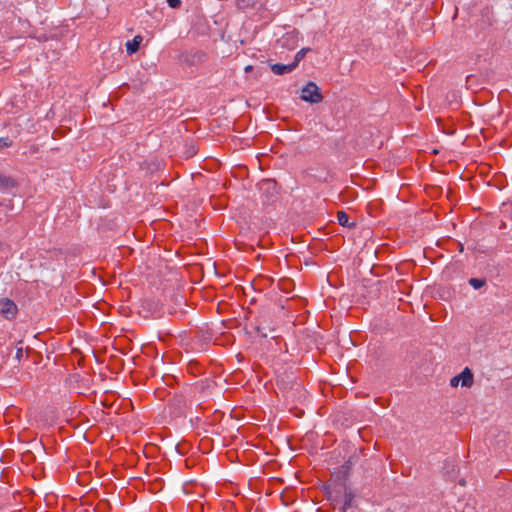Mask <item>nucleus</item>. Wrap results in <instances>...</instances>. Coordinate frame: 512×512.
<instances>
[{"mask_svg": "<svg viewBox=\"0 0 512 512\" xmlns=\"http://www.w3.org/2000/svg\"><path fill=\"white\" fill-rule=\"evenodd\" d=\"M12 142L9 138H0V149L11 146Z\"/></svg>", "mask_w": 512, "mask_h": 512, "instance_id": "obj_15", "label": "nucleus"}, {"mask_svg": "<svg viewBox=\"0 0 512 512\" xmlns=\"http://www.w3.org/2000/svg\"><path fill=\"white\" fill-rule=\"evenodd\" d=\"M460 485L464 486L465 485V480H460Z\"/></svg>", "mask_w": 512, "mask_h": 512, "instance_id": "obj_23", "label": "nucleus"}, {"mask_svg": "<svg viewBox=\"0 0 512 512\" xmlns=\"http://www.w3.org/2000/svg\"><path fill=\"white\" fill-rule=\"evenodd\" d=\"M299 41V32L295 29L286 32L281 38L277 40V44L281 48L293 50L297 47Z\"/></svg>", "mask_w": 512, "mask_h": 512, "instance_id": "obj_4", "label": "nucleus"}, {"mask_svg": "<svg viewBox=\"0 0 512 512\" xmlns=\"http://www.w3.org/2000/svg\"><path fill=\"white\" fill-rule=\"evenodd\" d=\"M261 0H237V6L239 9L246 10L254 8Z\"/></svg>", "mask_w": 512, "mask_h": 512, "instance_id": "obj_11", "label": "nucleus"}, {"mask_svg": "<svg viewBox=\"0 0 512 512\" xmlns=\"http://www.w3.org/2000/svg\"><path fill=\"white\" fill-rule=\"evenodd\" d=\"M288 282H291V279L284 280L283 285H287Z\"/></svg>", "mask_w": 512, "mask_h": 512, "instance_id": "obj_22", "label": "nucleus"}, {"mask_svg": "<svg viewBox=\"0 0 512 512\" xmlns=\"http://www.w3.org/2000/svg\"><path fill=\"white\" fill-rule=\"evenodd\" d=\"M142 41L143 38L140 35H136L132 40L127 41L125 44L127 54L132 55L136 53L139 50Z\"/></svg>", "mask_w": 512, "mask_h": 512, "instance_id": "obj_6", "label": "nucleus"}, {"mask_svg": "<svg viewBox=\"0 0 512 512\" xmlns=\"http://www.w3.org/2000/svg\"><path fill=\"white\" fill-rule=\"evenodd\" d=\"M438 293H439V297L443 298V295L440 293V292H449V290H440V289H437L436 290Z\"/></svg>", "mask_w": 512, "mask_h": 512, "instance_id": "obj_19", "label": "nucleus"}, {"mask_svg": "<svg viewBox=\"0 0 512 512\" xmlns=\"http://www.w3.org/2000/svg\"><path fill=\"white\" fill-rule=\"evenodd\" d=\"M337 220L341 226L349 227V228L355 227V223L349 221V216L344 211L337 212Z\"/></svg>", "mask_w": 512, "mask_h": 512, "instance_id": "obj_8", "label": "nucleus"}, {"mask_svg": "<svg viewBox=\"0 0 512 512\" xmlns=\"http://www.w3.org/2000/svg\"><path fill=\"white\" fill-rule=\"evenodd\" d=\"M66 424H69V425H71L73 428H76V425H74V424L70 423V421H68V420H66Z\"/></svg>", "mask_w": 512, "mask_h": 512, "instance_id": "obj_21", "label": "nucleus"}, {"mask_svg": "<svg viewBox=\"0 0 512 512\" xmlns=\"http://www.w3.org/2000/svg\"><path fill=\"white\" fill-rule=\"evenodd\" d=\"M301 99L303 101L316 104L323 100V95L316 83L309 82L302 89Z\"/></svg>", "mask_w": 512, "mask_h": 512, "instance_id": "obj_2", "label": "nucleus"}, {"mask_svg": "<svg viewBox=\"0 0 512 512\" xmlns=\"http://www.w3.org/2000/svg\"><path fill=\"white\" fill-rule=\"evenodd\" d=\"M345 497H346V500L344 503V510H346V508L350 506V502H351V498L349 495L346 494Z\"/></svg>", "mask_w": 512, "mask_h": 512, "instance_id": "obj_18", "label": "nucleus"}, {"mask_svg": "<svg viewBox=\"0 0 512 512\" xmlns=\"http://www.w3.org/2000/svg\"><path fill=\"white\" fill-rule=\"evenodd\" d=\"M295 69V64H280L276 63L271 65V71L276 75H284L292 72Z\"/></svg>", "mask_w": 512, "mask_h": 512, "instance_id": "obj_7", "label": "nucleus"}, {"mask_svg": "<svg viewBox=\"0 0 512 512\" xmlns=\"http://www.w3.org/2000/svg\"><path fill=\"white\" fill-rule=\"evenodd\" d=\"M144 303H147V310L148 311H156V310H158V309H160V308L165 306V304L163 302H160V301H158L156 303H151L150 304L146 300H144Z\"/></svg>", "mask_w": 512, "mask_h": 512, "instance_id": "obj_14", "label": "nucleus"}, {"mask_svg": "<svg viewBox=\"0 0 512 512\" xmlns=\"http://www.w3.org/2000/svg\"><path fill=\"white\" fill-rule=\"evenodd\" d=\"M262 280L269 282V285H272V283H273V280L269 279V278H263Z\"/></svg>", "mask_w": 512, "mask_h": 512, "instance_id": "obj_20", "label": "nucleus"}, {"mask_svg": "<svg viewBox=\"0 0 512 512\" xmlns=\"http://www.w3.org/2000/svg\"><path fill=\"white\" fill-rule=\"evenodd\" d=\"M459 383H460V380H459L458 375L452 377L451 380H450V385L452 387H457Z\"/></svg>", "mask_w": 512, "mask_h": 512, "instance_id": "obj_17", "label": "nucleus"}, {"mask_svg": "<svg viewBox=\"0 0 512 512\" xmlns=\"http://www.w3.org/2000/svg\"><path fill=\"white\" fill-rule=\"evenodd\" d=\"M468 283L472 285L474 288H482L484 285H486V280L479 278H470L468 280Z\"/></svg>", "mask_w": 512, "mask_h": 512, "instance_id": "obj_13", "label": "nucleus"}, {"mask_svg": "<svg viewBox=\"0 0 512 512\" xmlns=\"http://www.w3.org/2000/svg\"><path fill=\"white\" fill-rule=\"evenodd\" d=\"M458 377L463 387L470 388L474 383V375L468 367L464 368Z\"/></svg>", "mask_w": 512, "mask_h": 512, "instance_id": "obj_5", "label": "nucleus"}, {"mask_svg": "<svg viewBox=\"0 0 512 512\" xmlns=\"http://www.w3.org/2000/svg\"><path fill=\"white\" fill-rule=\"evenodd\" d=\"M16 185V182L7 176L0 175V189L3 191L9 190L11 188H14Z\"/></svg>", "mask_w": 512, "mask_h": 512, "instance_id": "obj_9", "label": "nucleus"}, {"mask_svg": "<svg viewBox=\"0 0 512 512\" xmlns=\"http://www.w3.org/2000/svg\"><path fill=\"white\" fill-rule=\"evenodd\" d=\"M70 361L72 362V364H74V362L76 361L79 366L84 361V357L82 356L80 350L77 347H71Z\"/></svg>", "mask_w": 512, "mask_h": 512, "instance_id": "obj_10", "label": "nucleus"}, {"mask_svg": "<svg viewBox=\"0 0 512 512\" xmlns=\"http://www.w3.org/2000/svg\"><path fill=\"white\" fill-rule=\"evenodd\" d=\"M167 3L173 9H177L181 6V0H167Z\"/></svg>", "mask_w": 512, "mask_h": 512, "instance_id": "obj_16", "label": "nucleus"}, {"mask_svg": "<svg viewBox=\"0 0 512 512\" xmlns=\"http://www.w3.org/2000/svg\"><path fill=\"white\" fill-rule=\"evenodd\" d=\"M238 288H243V287H242V286H240V285H236V286H235V289H238Z\"/></svg>", "mask_w": 512, "mask_h": 512, "instance_id": "obj_24", "label": "nucleus"}, {"mask_svg": "<svg viewBox=\"0 0 512 512\" xmlns=\"http://www.w3.org/2000/svg\"><path fill=\"white\" fill-rule=\"evenodd\" d=\"M18 314V306L9 298L0 299V316L6 320H14Z\"/></svg>", "mask_w": 512, "mask_h": 512, "instance_id": "obj_3", "label": "nucleus"}, {"mask_svg": "<svg viewBox=\"0 0 512 512\" xmlns=\"http://www.w3.org/2000/svg\"><path fill=\"white\" fill-rule=\"evenodd\" d=\"M69 386L76 394H84L89 389V375L86 372H74L69 375Z\"/></svg>", "mask_w": 512, "mask_h": 512, "instance_id": "obj_1", "label": "nucleus"}, {"mask_svg": "<svg viewBox=\"0 0 512 512\" xmlns=\"http://www.w3.org/2000/svg\"><path fill=\"white\" fill-rule=\"evenodd\" d=\"M311 49L310 48H302L301 50H299L295 57H294V61L291 63V64H295V68L298 66V64L300 63V61L305 57V55L310 51Z\"/></svg>", "mask_w": 512, "mask_h": 512, "instance_id": "obj_12", "label": "nucleus"}]
</instances>
